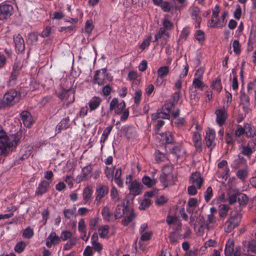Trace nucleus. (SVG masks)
I'll return each mask as SVG.
<instances>
[{"mask_svg": "<svg viewBox=\"0 0 256 256\" xmlns=\"http://www.w3.org/2000/svg\"><path fill=\"white\" fill-rule=\"evenodd\" d=\"M124 217L122 220V224L124 226H128L136 217L134 210L128 206H125L124 202L121 204H118L114 211V218L118 219Z\"/></svg>", "mask_w": 256, "mask_h": 256, "instance_id": "nucleus-1", "label": "nucleus"}, {"mask_svg": "<svg viewBox=\"0 0 256 256\" xmlns=\"http://www.w3.org/2000/svg\"><path fill=\"white\" fill-rule=\"evenodd\" d=\"M22 132L18 131L14 134L8 136L3 128L0 126V144H8L11 147H16L22 138Z\"/></svg>", "mask_w": 256, "mask_h": 256, "instance_id": "nucleus-2", "label": "nucleus"}, {"mask_svg": "<svg viewBox=\"0 0 256 256\" xmlns=\"http://www.w3.org/2000/svg\"><path fill=\"white\" fill-rule=\"evenodd\" d=\"M20 94L16 90H10L6 92L0 101V108L14 105L18 100Z\"/></svg>", "mask_w": 256, "mask_h": 256, "instance_id": "nucleus-3", "label": "nucleus"}, {"mask_svg": "<svg viewBox=\"0 0 256 256\" xmlns=\"http://www.w3.org/2000/svg\"><path fill=\"white\" fill-rule=\"evenodd\" d=\"M112 77L106 72V69L104 68L96 72L94 77L93 83L101 86L106 83L107 81H112Z\"/></svg>", "mask_w": 256, "mask_h": 256, "instance_id": "nucleus-4", "label": "nucleus"}, {"mask_svg": "<svg viewBox=\"0 0 256 256\" xmlns=\"http://www.w3.org/2000/svg\"><path fill=\"white\" fill-rule=\"evenodd\" d=\"M242 214L239 212H234L231 213L230 217L226 222L225 230L227 232H230L240 222Z\"/></svg>", "mask_w": 256, "mask_h": 256, "instance_id": "nucleus-5", "label": "nucleus"}, {"mask_svg": "<svg viewBox=\"0 0 256 256\" xmlns=\"http://www.w3.org/2000/svg\"><path fill=\"white\" fill-rule=\"evenodd\" d=\"M190 14L193 20L194 21V26L196 28H200L202 20L201 17V10L196 6H192L190 8Z\"/></svg>", "mask_w": 256, "mask_h": 256, "instance_id": "nucleus-6", "label": "nucleus"}, {"mask_svg": "<svg viewBox=\"0 0 256 256\" xmlns=\"http://www.w3.org/2000/svg\"><path fill=\"white\" fill-rule=\"evenodd\" d=\"M14 8L12 4L6 2L0 4V20H6L13 14Z\"/></svg>", "mask_w": 256, "mask_h": 256, "instance_id": "nucleus-7", "label": "nucleus"}, {"mask_svg": "<svg viewBox=\"0 0 256 256\" xmlns=\"http://www.w3.org/2000/svg\"><path fill=\"white\" fill-rule=\"evenodd\" d=\"M225 256H240L241 248L240 246L234 248V242L232 241L226 242L224 248Z\"/></svg>", "mask_w": 256, "mask_h": 256, "instance_id": "nucleus-8", "label": "nucleus"}, {"mask_svg": "<svg viewBox=\"0 0 256 256\" xmlns=\"http://www.w3.org/2000/svg\"><path fill=\"white\" fill-rule=\"evenodd\" d=\"M214 114L216 115V122L217 124L220 126H223L228 117L227 108L224 106L222 108L216 110Z\"/></svg>", "mask_w": 256, "mask_h": 256, "instance_id": "nucleus-9", "label": "nucleus"}, {"mask_svg": "<svg viewBox=\"0 0 256 256\" xmlns=\"http://www.w3.org/2000/svg\"><path fill=\"white\" fill-rule=\"evenodd\" d=\"M219 6H215V10H213L212 18L208 22V26L212 28H221L222 23L218 18Z\"/></svg>", "mask_w": 256, "mask_h": 256, "instance_id": "nucleus-10", "label": "nucleus"}, {"mask_svg": "<svg viewBox=\"0 0 256 256\" xmlns=\"http://www.w3.org/2000/svg\"><path fill=\"white\" fill-rule=\"evenodd\" d=\"M108 186L105 185L100 184L97 186L95 192V202L96 204H100L102 199L108 194Z\"/></svg>", "mask_w": 256, "mask_h": 256, "instance_id": "nucleus-11", "label": "nucleus"}, {"mask_svg": "<svg viewBox=\"0 0 256 256\" xmlns=\"http://www.w3.org/2000/svg\"><path fill=\"white\" fill-rule=\"evenodd\" d=\"M50 184V182L46 180H41L35 191V196H42L46 193L49 190Z\"/></svg>", "mask_w": 256, "mask_h": 256, "instance_id": "nucleus-12", "label": "nucleus"}, {"mask_svg": "<svg viewBox=\"0 0 256 256\" xmlns=\"http://www.w3.org/2000/svg\"><path fill=\"white\" fill-rule=\"evenodd\" d=\"M169 38V32L164 30L163 28H160L155 34L154 40V42H158V40H160L161 44L162 45H165Z\"/></svg>", "mask_w": 256, "mask_h": 256, "instance_id": "nucleus-13", "label": "nucleus"}, {"mask_svg": "<svg viewBox=\"0 0 256 256\" xmlns=\"http://www.w3.org/2000/svg\"><path fill=\"white\" fill-rule=\"evenodd\" d=\"M143 186L142 184L136 180H134L130 182L128 186L130 194L136 196L140 194L142 192Z\"/></svg>", "mask_w": 256, "mask_h": 256, "instance_id": "nucleus-14", "label": "nucleus"}, {"mask_svg": "<svg viewBox=\"0 0 256 256\" xmlns=\"http://www.w3.org/2000/svg\"><path fill=\"white\" fill-rule=\"evenodd\" d=\"M190 182L192 184V185L196 186L197 188H200L202 187L204 180L200 176V172H194L190 178Z\"/></svg>", "mask_w": 256, "mask_h": 256, "instance_id": "nucleus-15", "label": "nucleus"}, {"mask_svg": "<svg viewBox=\"0 0 256 256\" xmlns=\"http://www.w3.org/2000/svg\"><path fill=\"white\" fill-rule=\"evenodd\" d=\"M60 241V237L55 232H52L46 240V246L48 248H50L52 245L56 246L59 244Z\"/></svg>", "mask_w": 256, "mask_h": 256, "instance_id": "nucleus-16", "label": "nucleus"}, {"mask_svg": "<svg viewBox=\"0 0 256 256\" xmlns=\"http://www.w3.org/2000/svg\"><path fill=\"white\" fill-rule=\"evenodd\" d=\"M20 118L25 126L28 128L32 124V118L28 111H22L20 114Z\"/></svg>", "mask_w": 256, "mask_h": 256, "instance_id": "nucleus-17", "label": "nucleus"}, {"mask_svg": "<svg viewBox=\"0 0 256 256\" xmlns=\"http://www.w3.org/2000/svg\"><path fill=\"white\" fill-rule=\"evenodd\" d=\"M14 42L16 48L19 52H22L25 49L24 40L22 36L18 34L14 36Z\"/></svg>", "mask_w": 256, "mask_h": 256, "instance_id": "nucleus-18", "label": "nucleus"}, {"mask_svg": "<svg viewBox=\"0 0 256 256\" xmlns=\"http://www.w3.org/2000/svg\"><path fill=\"white\" fill-rule=\"evenodd\" d=\"M170 114V112L166 109H164V108L162 106L160 112L152 114V120L158 118L169 119Z\"/></svg>", "mask_w": 256, "mask_h": 256, "instance_id": "nucleus-19", "label": "nucleus"}, {"mask_svg": "<svg viewBox=\"0 0 256 256\" xmlns=\"http://www.w3.org/2000/svg\"><path fill=\"white\" fill-rule=\"evenodd\" d=\"M216 136V132L214 130L212 129L208 130L206 133L205 140L206 145L208 147L212 146L214 142Z\"/></svg>", "mask_w": 256, "mask_h": 256, "instance_id": "nucleus-20", "label": "nucleus"}, {"mask_svg": "<svg viewBox=\"0 0 256 256\" xmlns=\"http://www.w3.org/2000/svg\"><path fill=\"white\" fill-rule=\"evenodd\" d=\"M102 102L101 98L98 96H94L88 103V106L90 111L96 110L100 106Z\"/></svg>", "mask_w": 256, "mask_h": 256, "instance_id": "nucleus-21", "label": "nucleus"}, {"mask_svg": "<svg viewBox=\"0 0 256 256\" xmlns=\"http://www.w3.org/2000/svg\"><path fill=\"white\" fill-rule=\"evenodd\" d=\"M93 190L91 186H88L86 187L82 192V197L84 203L90 202L92 197Z\"/></svg>", "mask_w": 256, "mask_h": 256, "instance_id": "nucleus-22", "label": "nucleus"}, {"mask_svg": "<svg viewBox=\"0 0 256 256\" xmlns=\"http://www.w3.org/2000/svg\"><path fill=\"white\" fill-rule=\"evenodd\" d=\"M248 200V197L246 194L242 193H238L237 202L239 204L240 208L238 210H236V212H240L242 208L246 205Z\"/></svg>", "mask_w": 256, "mask_h": 256, "instance_id": "nucleus-23", "label": "nucleus"}, {"mask_svg": "<svg viewBox=\"0 0 256 256\" xmlns=\"http://www.w3.org/2000/svg\"><path fill=\"white\" fill-rule=\"evenodd\" d=\"M92 166H87L82 168V178L81 180H87L92 177Z\"/></svg>", "mask_w": 256, "mask_h": 256, "instance_id": "nucleus-24", "label": "nucleus"}, {"mask_svg": "<svg viewBox=\"0 0 256 256\" xmlns=\"http://www.w3.org/2000/svg\"><path fill=\"white\" fill-rule=\"evenodd\" d=\"M70 126V118L68 116L62 118L56 126V130L60 132L62 130H66Z\"/></svg>", "mask_w": 256, "mask_h": 256, "instance_id": "nucleus-25", "label": "nucleus"}, {"mask_svg": "<svg viewBox=\"0 0 256 256\" xmlns=\"http://www.w3.org/2000/svg\"><path fill=\"white\" fill-rule=\"evenodd\" d=\"M16 147H11L8 144H0V160L2 159V156H5L10 151H12L14 148Z\"/></svg>", "mask_w": 256, "mask_h": 256, "instance_id": "nucleus-26", "label": "nucleus"}, {"mask_svg": "<svg viewBox=\"0 0 256 256\" xmlns=\"http://www.w3.org/2000/svg\"><path fill=\"white\" fill-rule=\"evenodd\" d=\"M124 131L125 136L128 139L134 138L136 136V128L132 126H126L124 127Z\"/></svg>", "mask_w": 256, "mask_h": 256, "instance_id": "nucleus-27", "label": "nucleus"}, {"mask_svg": "<svg viewBox=\"0 0 256 256\" xmlns=\"http://www.w3.org/2000/svg\"><path fill=\"white\" fill-rule=\"evenodd\" d=\"M244 127L245 128V134L247 138H250L254 137L256 130L254 126L248 123L244 124Z\"/></svg>", "mask_w": 256, "mask_h": 256, "instance_id": "nucleus-28", "label": "nucleus"}, {"mask_svg": "<svg viewBox=\"0 0 256 256\" xmlns=\"http://www.w3.org/2000/svg\"><path fill=\"white\" fill-rule=\"evenodd\" d=\"M70 94L72 95V100L71 102H72L74 100V92H72L70 90H65L63 88L60 92L57 94V96L62 100H64L67 98Z\"/></svg>", "mask_w": 256, "mask_h": 256, "instance_id": "nucleus-29", "label": "nucleus"}, {"mask_svg": "<svg viewBox=\"0 0 256 256\" xmlns=\"http://www.w3.org/2000/svg\"><path fill=\"white\" fill-rule=\"evenodd\" d=\"M172 153L175 154L177 158L182 156V154L186 153L185 150H183L182 146L180 144H178L174 146L172 150Z\"/></svg>", "mask_w": 256, "mask_h": 256, "instance_id": "nucleus-30", "label": "nucleus"}, {"mask_svg": "<svg viewBox=\"0 0 256 256\" xmlns=\"http://www.w3.org/2000/svg\"><path fill=\"white\" fill-rule=\"evenodd\" d=\"M162 140L165 142L166 144H172L174 142V138L172 134L170 132H166L162 133L161 134Z\"/></svg>", "mask_w": 256, "mask_h": 256, "instance_id": "nucleus-31", "label": "nucleus"}, {"mask_svg": "<svg viewBox=\"0 0 256 256\" xmlns=\"http://www.w3.org/2000/svg\"><path fill=\"white\" fill-rule=\"evenodd\" d=\"M102 215L104 220L110 222L112 216V213L110 212V208L106 206L102 210Z\"/></svg>", "mask_w": 256, "mask_h": 256, "instance_id": "nucleus-32", "label": "nucleus"}, {"mask_svg": "<svg viewBox=\"0 0 256 256\" xmlns=\"http://www.w3.org/2000/svg\"><path fill=\"white\" fill-rule=\"evenodd\" d=\"M110 230L109 226L105 224L100 226L98 228V234L102 238H104L106 237V236L108 234Z\"/></svg>", "mask_w": 256, "mask_h": 256, "instance_id": "nucleus-33", "label": "nucleus"}, {"mask_svg": "<svg viewBox=\"0 0 256 256\" xmlns=\"http://www.w3.org/2000/svg\"><path fill=\"white\" fill-rule=\"evenodd\" d=\"M256 150L248 144L247 146H242L241 153L248 158H250L252 154Z\"/></svg>", "mask_w": 256, "mask_h": 256, "instance_id": "nucleus-34", "label": "nucleus"}, {"mask_svg": "<svg viewBox=\"0 0 256 256\" xmlns=\"http://www.w3.org/2000/svg\"><path fill=\"white\" fill-rule=\"evenodd\" d=\"M142 183L148 188H151L156 183V180L155 178H151L147 176H144L142 178Z\"/></svg>", "mask_w": 256, "mask_h": 256, "instance_id": "nucleus-35", "label": "nucleus"}, {"mask_svg": "<svg viewBox=\"0 0 256 256\" xmlns=\"http://www.w3.org/2000/svg\"><path fill=\"white\" fill-rule=\"evenodd\" d=\"M170 68L168 66H163L159 68L157 70V76L164 78L169 73Z\"/></svg>", "mask_w": 256, "mask_h": 256, "instance_id": "nucleus-36", "label": "nucleus"}, {"mask_svg": "<svg viewBox=\"0 0 256 256\" xmlns=\"http://www.w3.org/2000/svg\"><path fill=\"white\" fill-rule=\"evenodd\" d=\"M152 120L153 121L154 130L156 133H158L161 128L164 124L165 122L163 120H160V118Z\"/></svg>", "mask_w": 256, "mask_h": 256, "instance_id": "nucleus-37", "label": "nucleus"}, {"mask_svg": "<svg viewBox=\"0 0 256 256\" xmlns=\"http://www.w3.org/2000/svg\"><path fill=\"white\" fill-rule=\"evenodd\" d=\"M229 210V206L225 204H222L219 206V216L220 218H224L226 216Z\"/></svg>", "mask_w": 256, "mask_h": 256, "instance_id": "nucleus-38", "label": "nucleus"}, {"mask_svg": "<svg viewBox=\"0 0 256 256\" xmlns=\"http://www.w3.org/2000/svg\"><path fill=\"white\" fill-rule=\"evenodd\" d=\"M194 38L199 43H202L206 39L205 34L202 30H197L194 34Z\"/></svg>", "mask_w": 256, "mask_h": 256, "instance_id": "nucleus-39", "label": "nucleus"}, {"mask_svg": "<svg viewBox=\"0 0 256 256\" xmlns=\"http://www.w3.org/2000/svg\"><path fill=\"white\" fill-rule=\"evenodd\" d=\"M110 198L114 202H118L120 200L118 190L114 186H112L110 190Z\"/></svg>", "mask_w": 256, "mask_h": 256, "instance_id": "nucleus-40", "label": "nucleus"}, {"mask_svg": "<svg viewBox=\"0 0 256 256\" xmlns=\"http://www.w3.org/2000/svg\"><path fill=\"white\" fill-rule=\"evenodd\" d=\"M192 85L196 88L199 89L201 90H203L204 86H206L205 84L201 79H198L197 78H194Z\"/></svg>", "mask_w": 256, "mask_h": 256, "instance_id": "nucleus-41", "label": "nucleus"}, {"mask_svg": "<svg viewBox=\"0 0 256 256\" xmlns=\"http://www.w3.org/2000/svg\"><path fill=\"white\" fill-rule=\"evenodd\" d=\"M114 166L112 168H109L108 166H106L104 170V174H106V177L108 180H110L112 182L113 180L114 179Z\"/></svg>", "mask_w": 256, "mask_h": 256, "instance_id": "nucleus-42", "label": "nucleus"}, {"mask_svg": "<svg viewBox=\"0 0 256 256\" xmlns=\"http://www.w3.org/2000/svg\"><path fill=\"white\" fill-rule=\"evenodd\" d=\"M211 87L216 92H220L222 89L220 80L218 78L214 80L211 84Z\"/></svg>", "mask_w": 256, "mask_h": 256, "instance_id": "nucleus-43", "label": "nucleus"}, {"mask_svg": "<svg viewBox=\"0 0 256 256\" xmlns=\"http://www.w3.org/2000/svg\"><path fill=\"white\" fill-rule=\"evenodd\" d=\"M99 220V218L98 217L92 218L89 220V231L92 232L96 230V227L97 226Z\"/></svg>", "mask_w": 256, "mask_h": 256, "instance_id": "nucleus-44", "label": "nucleus"}, {"mask_svg": "<svg viewBox=\"0 0 256 256\" xmlns=\"http://www.w3.org/2000/svg\"><path fill=\"white\" fill-rule=\"evenodd\" d=\"M78 230L80 233H87L86 226L84 218L80 219L78 222Z\"/></svg>", "mask_w": 256, "mask_h": 256, "instance_id": "nucleus-45", "label": "nucleus"}, {"mask_svg": "<svg viewBox=\"0 0 256 256\" xmlns=\"http://www.w3.org/2000/svg\"><path fill=\"white\" fill-rule=\"evenodd\" d=\"M172 178L173 176H170L162 174L160 176V180L164 187L168 186V182Z\"/></svg>", "mask_w": 256, "mask_h": 256, "instance_id": "nucleus-46", "label": "nucleus"}, {"mask_svg": "<svg viewBox=\"0 0 256 256\" xmlns=\"http://www.w3.org/2000/svg\"><path fill=\"white\" fill-rule=\"evenodd\" d=\"M26 247V244L24 241H20L16 244L14 248V250L16 252H22Z\"/></svg>", "mask_w": 256, "mask_h": 256, "instance_id": "nucleus-47", "label": "nucleus"}, {"mask_svg": "<svg viewBox=\"0 0 256 256\" xmlns=\"http://www.w3.org/2000/svg\"><path fill=\"white\" fill-rule=\"evenodd\" d=\"M76 208H74L73 209L68 208V209H64L63 210V213L64 216L66 218L70 220L72 218L75 214Z\"/></svg>", "mask_w": 256, "mask_h": 256, "instance_id": "nucleus-48", "label": "nucleus"}, {"mask_svg": "<svg viewBox=\"0 0 256 256\" xmlns=\"http://www.w3.org/2000/svg\"><path fill=\"white\" fill-rule=\"evenodd\" d=\"M34 234L33 229L31 228L30 226L26 228L23 232L22 236L26 238H32Z\"/></svg>", "mask_w": 256, "mask_h": 256, "instance_id": "nucleus-49", "label": "nucleus"}, {"mask_svg": "<svg viewBox=\"0 0 256 256\" xmlns=\"http://www.w3.org/2000/svg\"><path fill=\"white\" fill-rule=\"evenodd\" d=\"M236 176L240 180H244L248 176V170L244 169L239 170L236 172Z\"/></svg>", "mask_w": 256, "mask_h": 256, "instance_id": "nucleus-50", "label": "nucleus"}, {"mask_svg": "<svg viewBox=\"0 0 256 256\" xmlns=\"http://www.w3.org/2000/svg\"><path fill=\"white\" fill-rule=\"evenodd\" d=\"M162 27H160V28H163L166 31L170 30L173 28L172 24L168 19L165 18L162 20Z\"/></svg>", "mask_w": 256, "mask_h": 256, "instance_id": "nucleus-51", "label": "nucleus"}, {"mask_svg": "<svg viewBox=\"0 0 256 256\" xmlns=\"http://www.w3.org/2000/svg\"><path fill=\"white\" fill-rule=\"evenodd\" d=\"M240 104L250 103V97L244 92H240Z\"/></svg>", "mask_w": 256, "mask_h": 256, "instance_id": "nucleus-52", "label": "nucleus"}, {"mask_svg": "<svg viewBox=\"0 0 256 256\" xmlns=\"http://www.w3.org/2000/svg\"><path fill=\"white\" fill-rule=\"evenodd\" d=\"M160 7L162 10L165 12H170L172 8V4L169 2L167 1H163Z\"/></svg>", "mask_w": 256, "mask_h": 256, "instance_id": "nucleus-53", "label": "nucleus"}, {"mask_svg": "<svg viewBox=\"0 0 256 256\" xmlns=\"http://www.w3.org/2000/svg\"><path fill=\"white\" fill-rule=\"evenodd\" d=\"M142 92L140 90H137L134 93V100L136 104H140L142 99Z\"/></svg>", "mask_w": 256, "mask_h": 256, "instance_id": "nucleus-54", "label": "nucleus"}, {"mask_svg": "<svg viewBox=\"0 0 256 256\" xmlns=\"http://www.w3.org/2000/svg\"><path fill=\"white\" fill-rule=\"evenodd\" d=\"M225 140L229 145H233L235 142V136L232 134L227 133L225 136Z\"/></svg>", "mask_w": 256, "mask_h": 256, "instance_id": "nucleus-55", "label": "nucleus"}, {"mask_svg": "<svg viewBox=\"0 0 256 256\" xmlns=\"http://www.w3.org/2000/svg\"><path fill=\"white\" fill-rule=\"evenodd\" d=\"M151 204L150 200L148 198H144L140 204V210H145L148 208Z\"/></svg>", "mask_w": 256, "mask_h": 256, "instance_id": "nucleus-56", "label": "nucleus"}, {"mask_svg": "<svg viewBox=\"0 0 256 256\" xmlns=\"http://www.w3.org/2000/svg\"><path fill=\"white\" fill-rule=\"evenodd\" d=\"M72 232L69 230L62 231L61 232L60 238L63 241L70 239L72 237Z\"/></svg>", "mask_w": 256, "mask_h": 256, "instance_id": "nucleus-57", "label": "nucleus"}, {"mask_svg": "<svg viewBox=\"0 0 256 256\" xmlns=\"http://www.w3.org/2000/svg\"><path fill=\"white\" fill-rule=\"evenodd\" d=\"M232 48H233V50L236 54H240V42L238 40H235L233 41Z\"/></svg>", "mask_w": 256, "mask_h": 256, "instance_id": "nucleus-58", "label": "nucleus"}, {"mask_svg": "<svg viewBox=\"0 0 256 256\" xmlns=\"http://www.w3.org/2000/svg\"><path fill=\"white\" fill-rule=\"evenodd\" d=\"M141 234L140 240L141 241H148L151 239L152 236V232H146L140 234Z\"/></svg>", "mask_w": 256, "mask_h": 256, "instance_id": "nucleus-59", "label": "nucleus"}, {"mask_svg": "<svg viewBox=\"0 0 256 256\" xmlns=\"http://www.w3.org/2000/svg\"><path fill=\"white\" fill-rule=\"evenodd\" d=\"M213 196L212 189L211 186H208L204 194V200L206 202H208Z\"/></svg>", "mask_w": 256, "mask_h": 256, "instance_id": "nucleus-60", "label": "nucleus"}, {"mask_svg": "<svg viewBox=\"0 0 256 256\" xmlns=\"http://www.w3.org/2000/svg\"><path fill=\"white\" fill-rule=\"evenodd\" d=\"M152 36H149L146 39L144 40L143 42H142L140 46V48L142 50H145L146 48H148L150 45V42L151 41Z\"/></svg>", "mask_w": 256, "mask_h": 256, "instance_id": "nucleus-61", "label": "nucleus"}, {"mask_svg": "<svg viewBox=\"0 0 256 256\" xmlns=\"http://www.w3.org/2000/svg\"><path fill=\"white\" fill-rule=\"evenodd\" d=\"M125 108L126 103L124 101H122L114 109V112L116 114H120L122 112Z\"/></svg>", "mask_w": 256, "mask_h": 256, "instance_id": "nucleus-62", "label": "nucleus"}, {"mask_svg": "<svg viewBox=\"0 0 256 256\" xmlns=\"http://www.w3.org/2000/svg\"><path fill=\"white\" fill-rule=\"evenodd\" d=\"M172 167L170 166H164L162 169V174H166L170 176H173L172 174Z\"/></svg>", "mask_w": 256, "mask_h": 256, "instance_id": "nucleus-63", "label": "nucleus"}, {"mask_svg": "<svg viewBox=\"0 0 256 256\" xmlns=\"http://www.w3.org/2000/svg\"><path fill=\"white\" fill-rule=\"evenodd\" d=\"M186 124V120L184 118H178L174 122V124L178 129L182 128V127L184 126Z\"/></svg>", "mask_w": 256, "mask_h": 256, "instance_id": "nucleus-64", "label": "nucleus"}]
</instances>
